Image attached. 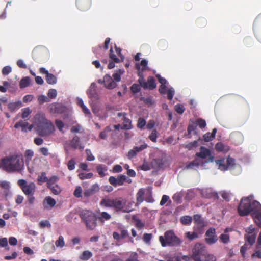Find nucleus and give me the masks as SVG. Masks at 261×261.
<instances>
[{"label": "nucleus", "mask_w": 261, "mask_h": 261, "mask_svg": "<svg viewBox=\"0 0 261 261\" xmlns=\"http://www.w3.org/2000/svg\"><path fill=\"white\" fill-rule=\"evenodd\" d=\"M158 135L159 133H158V131L156 129H153L152 130L148 138L151 141L153 142H156Z\"/></svg>", "instance_id": "obj_46"}, {"label": "nucleus", "mask_w": 261, "mask_h": 261, "mask_svg": "<svg viewBox=\"0 0 261 261\" xmlns=\"http://www.w3.org/2000/svg\"><path fill=\"white\" fill-rule=\"evenodd\" d=\"M115 49L116 54H115L112 47L110 49L109 55V63L108 65V68L111 69L115 67V63H119L123 61L124 59V56L121 54V49L115 45Z\"/></svg>", "instance_id": "obj_8"}, {"label": "nucleus", "mask_w": 261, "mask_h": 261, "mask_svg": "<svg viewBox=\"0 0 261 261\" xmlns=\"http://www.w3.org/2000/svg\"><path fill=\"white\" fill-rule=\"evenodd\" d=\"M111 218V216L106 212H102L100 213L99 216L97 218L102 223H103L105 221L109 220Z\"/></svg>", "instance_id": "obj_30"}, {"label": "nucleus", "mask_w": 261, "mask_h": 261, "mask_svg": "<svg viewBox=\"0 0 261 261\" xmlns=\"http://www.w3.org/2000/svg\"><path fill=\"white\" fill-rule=\"evenodd\" d=\"M198 233L199 232L197 231H195L193 232H190L188 231L185 233V237L187 238H188L189 240L192 241L198 237Z\"/></svg>", "instance_id": "obj_37"}, {"label": "nucleus", "mask_w": 261, "mask_h": 261, "mask_svg": "<svg viewBox=\"0 0 261 261\" xmlns=\"http://www.w3.org/2000/svg\"><path fill=\"white\" fill-rule=\"evenodd\" d=\"M248 249L249 247H248V245L246 244V243H245L242 246H241L240 248V253L243 258H245L246 252Z\"/></svg>", "instance_id": "obj_63"}, {"label": "nucleus", "mask_w": 261, "mask_h": 261, "mask_svg": "<svg viewBox=\"0 0 261 261\" xmlns=\"http://www.w3.org/2000/svg\"><path fill=\"white\" fill-rule=\"evenodd\" d=\"M226 162V166L228 167V169L230 167H232L235 164V160L230 157H228L225 159Z\"/></svg>", "instance_id": "obj_56"}, {"label": "nucleus", "mask_w": 261, "mask_h": 261, "mask_svg": "<svg viewBox=\"0 0 261 261\" xmlns=\"http://www.w3.org/2000/svg\"><path fill=\"white\" fill-rule=\"evenodd\" d=\"M45 80L46 82L49 84L53 85L57 83L56 77L51 73H47V75H46Z\"/></svg>", "instance_id": "obj_33"}, {"label": "nucleus", "mask_w": 261, "mask_h": 261, "mask_svg": "<svg viewBox=\"0 0 261 261\" xmlns=\"http://www.w3.org/2000/svg\"><path fill=\"white\" fill-rule=\"evenodd\" d=\"M38 101L39 104L42 105L45 102H49L50 100L47 96L42 95L38 97Z\"/></svg>", "instance_id": "obj_55"}, {"label": "nucleus", "mask_w": 261, "mask_h": 261, "mask_svg": "<svg viewBox=\"0 0 261 261\" xmlns=\"http://www.w3.org/2000/svg\"><path fill=\"white\" fill-rule=\"evenodd\" d=\"M92 255L93 254L91 252L86 250L82 252L80 255V258L82 260H88L92 256Z\"/></svg>", "instance_id": "obj_32"}, {"label": "nucleus", "mask_w": 261, "mask_h": 261, "mask_svg": "<svg viewBox=\"0 0 261 261\" xmlns=\"http://www.w3.org/2000/svg\"><path fill=\"white\" fill-rule=\"evenodd\" d=\"M146 122L144 119L140 118L138 120L137 127L140 129H143L146 125Z\"/></svg>", "instance_id": "obj_61"}, {"label": "nucleus", "mask_w": 261, "mask_h": 261, "mask_svg": "<svg viewBox=\"0 0 261 261\" xmlns=\"http://www.w3.org/2000/svg\"><path fill=\"white\" fill-rule=\"evenodd\" d=\"M70 145L74 149H83L80 143V138L77 136H75L71 140Z\"/></svg>", "instance_id": "obj_25"}, {"label": "nucleus", "mask_w": 261, "mask_h": 261, "mask_svg": "<svg viewBox=\"0 0 261 261\" xmlns=\"http://www.w3.org/2000/svg\"><path fill=\"white\" fill-rule=\"evenodd\" d=\"M56 203L55 200L50 196L46 197L43 202L44 208L47 210L52 209L55 206Z\"/></svg>", "instance_id": "obj_20"}, {"label": "nucleus", "mask_w": 261, "mask_h": 261, "mask_svg": "<svg viewBox=\"0 0 261 261\" xmlns=\"http://www.w3.org/2000/svg\"><path fill=\"white\" fill-rule=\"evenodd\" d=\"M205 242L207 244L212 245L217 242L218 238L216 234V229L211 227L205 232Z\"/></svg>", "instance_id": "obj_13"}, {"label": "nucleus", "mask_w": 261, "mask_h": 261, "mask_svg": "<svg viewBox=\"0 0 261 261\" xmlns=\"http://www.w3.org/2000/svg\"><path fill=\"white\" fill-rule=\"evenodd\" d=\"M151 168V163H149L145 161H144L142 165L140 166V169L143 171H148Z\"/></svg>", "instance_id": "obj_53"}, {"label": "nucleus", "mask_w": 261, "mask_h": 261, "mask_svg": "<svg viewBox=\"0 0 261 261\" xmlns=\"http://www.w3.org/2000/svg\"><path fill=\"white\" fill-rule=\"evenodd\" d=\"M74 196L76 198L82 197V189L81 186H76L73 192Z\"/></svg>", "instance_id": "obj_49"}, {"label": "nucleus", "mask_w": 261, "mask_h": 261, "mask_svg": "<svg viewBox=\"0 0 261 261\" xmlns=\"http://www.w3.org/2000/svg\"><path fill=\"white\" fill-rule=\"evenodd\" d=\"M22 106V102L20 101L10 102L8 104V109L11 112H14L16 110L19 109Z\"/></svg>", "instance_id": "obj_27"}, {"label": "nucleus", "mask_w": 261, "mask_h": 261, "mask_svg": "<svg viewBox=\"0 0 261 261\" xmlns=\"http://www.w3.org/2000/svg\"><path fill=\"white\" fill-rule=\"evenodd\" d=\"M144 200L148 203H151L154 201L152 196L151 187H148L146 190L144 188H141L138 190L136 194L137 203L140 204Z\"/></svg>", "instance_id": "obj_9"}, {"label": "nucleus", "mask_w": 261, "mask_h": 261, "mask_svg": "<svg viewBox=\"0 0 261 261\" xmlns=\"http://www.w3.org/2000/svg\"><path fill=\"white\" fill-rule=\"evenodd\" d=\"M39 226L41 228H44L45 227H47L48 228L51 227V224L49 221L48 220H42L39 223Z\"/></svg>", "instance_id": "obj_60"}, {"label": "nucleus", "mask_w": 261, "mask_h": 261, "mask_svg": "<svg viewBox=\"0 0 261 261\" xmlns=\"http://www.w3.org/2000/svg\"><path fill=\"white\" fill-rule=\"evenodd\" d=\"M47 95L48 98L53 99L56 97L57 95V91L56 89H51L48 90Z\"/></svg>", "instance_id": "obj_59"}, {"label": "nucleus", "mask_w": 261, "mask_h": 261, "mask_svg": "<svg viewBox=\"0 0 261 261\" xmlns=\"http://www.w3.org/2000/svg\"><path fill=\"white\" fill-rule=\"evenodd\" d=\"M79 215L87 229L93 230L97 226V217L92 211L83 210L80 212Z\"/></svg>", "instance_id": "obj_6"}, {"label": "nucleus", "mask_w": 261, "mask_h": 261, "mask_svg": "<svg viewBox=\"0 0 261 261\" xmlns=\"http://www.w3.org/2000/svg\"><path fill=\"white\" fill-rule=\"evenodd\" d=\"M97 86L95 83H92L90 85L87 91V94L90 99L96 100L98 99V94L97 92Z\"/></svg>", "instance_id": "obj_18"}, {"label": "nucleus", "mask_w": 261, "mask_h": 261, "mask_svg": "<svg viewBox=\"0 0 261 261\" xmlns=\"http://www.w3.org/2000/svg\"><path fill=\"white\" fill-rule=\"evenodd\" d=\"M150 163L152 169L155 170H159L163 168L164 165L163 159H153Z\"/></svg>", "instance_id": "obj_23"}, {"label": "nucleus", "mask_w": 261, "mask_h": 261, "mask_svg": "<svg viewBox=\"0 0 261 261\" xmlns=\"http://www.w3.org/2000/svg\"><path fill=\"white\" fill-rule=\"evenodd\" d=\"M200 164V161L198 159L190 162L186 166L187 169H192L195 167H198Z\"/></svg>", "instance_id": "obj_39"}, {"label": "nucleus", "mask_w": 261, "mask_h": 261, "mask_svg": "<svg viewBox=\"0 0 261 261\" xmlns=\"http://www.w3.org/2000/svg\"><path fill=\"white\" fill-rule=\"evenodd\" d=\"M238 213L241 216L251 214L254 222L261 220V204L253 200L251 196L242 198L238 207Z\"/></svg>", "instance_id": "obj_1"}, {"label": "nucleus", "mask_w": 261, "mask_h": 261, "mask_svg": "<svg viewBox=\"0 0 261 261\" xmlns=\"http://www.w3.org/2000/svg\"><path fill=\"white\" fill-rule=\"evenodd\" d=\"M159 241L163 247H174L180 245L182 241L172 230L165 232L164 236L159 237Z\"/></svg>", "instance_id": "obj_5"}, {"label": "nucleus", "mask_w": 261, "mask_h": 261, "mask_svg": "<svg viewBox=\"0 0 261 261\" xmlns=\"http://www.w3.org/2000/svg\"><path fill=\"white\" fill-rule=\"evenodd\" d=\"M126 261H140L138 260V254L136 252H132Z\"/></svg>", "instance_id": "obj_62"}, {"label": "nucleus", "mask_w": 261, "mask_h": 261, "mask_svg": "<svg viewBox=\"0 0 261 261\" xmlns=\"http://www.w3.org/2000/svg\"><path fill=\"white\" fill-rule=\"evenodd\" d=\"M96 169L99 175L101 177H103L106 175L105 172L107 170L106 166H103L102 165L100 164L96 167Z\"/></svg>", "instance_id": "obj_36"}, {"label": "nucleus", "mask_w": 261, "mask_h": 261, "mask_svg": "<svg viewBox=\"0 0 261 261\" xmlns=\"http://www.w3.org/2000/svg\"><path fill=\"white\" fill-rule=\"evenodd\" d=\"M1 163L3 169L9 173L19 172L24 167L23 157L17 153L3 158Z\"/></svg>", "instance_id": "obj_2"}, {"label": "nucleus", "mask_w": 261, "mask_h": 261, "mask_svg": "<svg viewBox=\"0 0 261 261\" xmlns=\"http://www.w3.org/2000/svg\"><path fill=\"white\" fill-rule=\"evenodd\" d=\"M135 222V226L139 229H142L144 227V223L136 216L134 215L132 218Z\"/></svg>", "instance_id": "obj_29"}, {"label": "nucleus", "mask_w": 261, "mask_h": 261, "mask_svg": "<svg viewBox=\"0 0 261 261\" xmlns=\"http://www.w3.org/2000/svg\"><path fill=\"white\" fill-rule=\"evenodd\" d=\"M49 110L53 114H62L65 111V107L59 103H53L49 105Z\"/></svg>", "instance_id": "obj_17"}, {"label": "nucleus", "mask_w": 261, "mask_h": 261, "mask_svg": "<svg viewBox=\"0 0 261 261\" xmlns=\"http://www.w3.org/2000/svg\"><path fill=\"white\" fill-rule=\"evenodd\" d=\"M175 110L177 113L182 114L184 112L185 108L182 104H177L175 106Z\"/></svg>", "instance_id": "obj_54"}, {"label": "nucleus", "mask_w": 261, "mask_h": 261, "mask_svg": "<svg viewBox=\"0 0 261 261\" xmlns=\"http://www.w3.org/2000/svg\"><path fill=\"white\" fill-rule=\"evenodd\" d=\"M93 176L92 173H80L78 174V177L80 179L83 180L85 179H89Z\"/></svg>", "instance_id": "obj_51"}, {"label": "nucleus", "mask_w": 261, "mask_h": 261, "mask_svg": "<svg viewBox=\"0 0 261 261\" xmlns=\"http://www.w3.org/2000/svg\"><path fill=\"white\" fill-rule=\"evenodd\" d=\"M216 164L218 166V168L221 170H226L228 167L226 166V162L225 158L221 159L215 161Z\"/></svg>", "instance_id": "obj_28"}, {"label": "nucleus", "mask_w": 261, "mask_h": 261, "mask_svg": "<svg viewBox=\"0 0 261 261\" xmlns=\"http://www.w3.org/2000/svg\"><path fill=\"white\" fill-rule=\"evenodd\" d=\"M59 180V177L57 176H53L49 179H48L47 184V187L56 185V182Z\"/></svg>", "instance_id": "obj_45"}, {"label": "nucleus", "mask_w": 261, "mask_h": 261, "mask_svg": "<svg viewBox=\"0 0 261 261\" xmlns=\"http://www.w3.org/2000/svg\"><path fill=\"white\" fill-rule=\"evenodd\" d=\"M256 238V234H244V240L245 242H248V243L250 245V246H252L254 244V243L255 242Z\"/></svg>", "instance_id": "obj_26"}, {"label": "nucleus", "mask_w": 261, "mask_h": 261, "mask_svg": "<svg viewBox=\"0 0 261 261\" xmlns=\"http://www.w3.org/2000/svg\"><path fill=\"white\" fill-rule=\"evenodd\" d=\"M126 204V200L122 197L116 198H105L102 199L100 202L101 206L113 208L117 212L128 213L131 210L125 207Z\"/></svg>", "instance_id": "obj_4"}, {"label": "nucleus", "mask_w": 261, "mask_h": 261, "mask_svg": "<svg viewBox=\"0 0 261 261\" xmlns=\"http://www.w3.org/2000/svg\"><path fill=\"white\" fill-rule=\"evenodd\" d=\"M37 131L39 136L47 137L53 134L55 128L53 123L44 114H37L35 117Z\"/></svg>", "instance_id": "obj_3"}, {"label": "nucleus", "mask_w": 261, "mask_h": 261, "mask_svg": "<svg viewBox=\"0 0 261 261\" xmlns=\"http://www.w3.org/2000/svg\"><path fill=\"white\" fill-rule=\"evenodd\" d=\"M219 238L221 241L224 244L228 243L230 240L229 235L225 233L221 234Z\"/></svg>", "instance_id": "obj_57"}, {"label": "nucleus", "mask_w": 261, "mask_h": 261, "mask_svg": "<svg viewBox=\"0 0 261 261\" xmlns=\"http://www.w3.org/2000/svg\"><path fill=\"white\" fill-rule=\"evenodd\" d=\"M140 86H141L140 84L138 85L137 84H133L132 85V86L130 87V90L133 93H137L140 91V90H141Z\"/></svg>", "instance_id": "obj_58"}, {"label": "nucleus", "mask_w": 261, "mask_h": 261, "mask_svg": "<svg viewBox=\"0 0 261 261\" xmlns=\"http://www.w3.org/2000/svg\"><path fill=\"white\" fill-rule=\"evenodd\" d=\"M195 124L201 129L205 128L206 125V121L201 118L197 119L195 121Z\"/></svg>", "instance_id": "obj_47"}, {"label": "nucleus", "mask_w": 261, "mask_h": 261, "mask_svg": "<svg viewBox=\"0 0 261 261\" xmlns=\"http://www.w3.org/2000/svg\"><path fill=\"white\" fill-rule=\"evenodd\" d=\"M30 83V78L25 77L22 78L19 82V87L20 88H24L29 86Z\"/></svg>", "instance_id": "obj_35"}, {"label": "nucleus", "mask_w": 261, "mask_h": 261, "mask_svg": "<svg viewBox=\"0 0 261 261\" xmlns=\"http://www.w3.org/2000/svg\"><path fill=\"white\" fill-rule=\"evenodd\" d=\"M124 70L123 69H119L117 72L114 73L112 75L115 82H118L121 80V75L123 74Z\"/></svg>", "instance_id": "obj_40"}, {"label": "nucleus", "mask_w": 261, "mask_h": 261, "mask_svg": "<svg viewBox=\"0 0 261 261\" xmlns=\"http://www.w3.org/2000/svg\"><path fill=\"white\" fill-rule=\"evenodd\" d=\"M226 146L222 142H218L215 145V149L218 151H226L225 149Z\"/></svg>", "instance_id": "obj_52"}, {"label": "nucleus", "mask_w": 261, "mask_h": 261, "mask_svg": "<svg viewBox=\"0 0 261 261\" xmlns=\"http://www.w3.org/2000/svg\"><path fill=\"white\" fill-rule=\"evenodd\" d=\"M196 156L201 159H207L205 163L212 162L214 160V156L211 154L210 149L204 146H201L200 151L196 153Z\"/></svg>", "instance_id": "obj_11"}, {"label": "nucleus", "mask_w": 261, "mask_h": 261, "mask_svg": "<svg viewBox=\"0 0 261 261\" xmlns=\"http://www.w3.org/2000/svg\"><path fill=\"white\" fill-rule=\"evenodd\" d=\"M99 191V187L97 184H93L90 188L85 190L83 194L85 197H88L93 195Z\"/></svg>", "instance_id": "obj_21"}, {"label": "nucleus", "mask_w": 261, "mask_h": 261, "mask_svg": "<svg viewBox=\"0 0 261 261\" xmlns=\"http://www.w3.org/2000/svg\"><path fill=\"white\" fill-rule=\"evenodd\" d=\"M55 245L57 247L63 248L65 246L64 237L60 236L58 239L55 242Z\"/></svg>", "instance_id": "obj_44"}, {"label": "nucleus", "mask_w": 261, "mask_h": 261, "mask_svg": "<svg viewBox=\"0 0 261 261\" xmlns=\"http://www.w3.org/2000/svg\"><path fill=\"white\" fill-rule=\"evenodd\" d=\"M87 155L86 160L89 161H92L95 160V157L92 155L90 149H87L85 150Z\"/></svg>", "instance_id": "obj_64"}, {"label": "nucleus", "mask_w": 261, "mask_h": 261, "mask_svg": "<svg viewBox=\"0 0 261 261\" xmlns=\"http://www.w3.org/2000/svg\"><path fill=\"white\" fill-rule=\"evenodd\" d=\"M55 124L58 129L62 133H64L63 128L64 127V123L61 120L56 119L55 120Z\"/></svg>", "instance_id": "obj_50"}, {"label": "nucleus", "mask_w": 261, "mask_h": 261, "mask_svg": "<svg viewBox=\"0 0 261 261\" xmlns=\"http://www.w3.org/2000/svg\"><path fill=\"white\" fill-rule=\"evenodd\" d=\"M34 155V152L31 149H27L24 153L26 162H29L31 161L32 158Z\"/></svg>", "instance_id": "obj_43"}, {"label": "nucleus", "mask_w": 261, "mask_h": 261, "mask_svg": "<svg viewBox=\"0 0 261 261\" xmlns=\"http://www.w3.org/2000/svg\"><path fill=\"white\" fill-rule=\"evenodd\" d=\"M32 111L29 108H25L22 109L21 117L22 119H25L30 115Z\"/></svg>", "instance_id": "obj_48"}, {"label": "nucleus", "mask_w": 261, "mask_h": 261, "mask_svg": "<svg viewBox=\"0 0 261 261\" xmlns=\"http://www.w3.org/2000/svg\"><path fill=\"white\" fill-rule=\"evenodd\" d=\"M136 68L138 70V75L139 76L138 82L141 87L144 89L153 90L156 87V84L154 78L153 76H149L147 78V81L146 82L143 74L140 72V67L139 64H136Z\"/></svg>", "instance_id": "obj_7"}, {"label": "nucleus", "mask_w": 261, "mask_h": 261, "mask_svg": "<svg viewBox=\"0 0 261 261\" xmlns=\"http://www.w3.org/2000/svg\"><path fill=\"white\" fill-rule=\"evenodd\" d=\"M193 258L194 261H196L197 259H201L200 256L201 255H205L206 250L203 245L200 243H196L192 250Z\"/></svg>", "instance_id": "obj_12"}, {"label": "nucleus", "mask_w": 261, "mask_h": 261, "mask_svg": "<svg viewBox=\"0 0 261 261\" xmlns=\"http://www.w3.org/2000/svg\"><path fill=\"white\" fill-rule=\"evenodd\" d=\"M77 105L81 107L83 112L86 115H91L90 110L84 105V101L82 99H78Z\"/></svg>", "instance_id": "obj_34"}, {"label": "nucleus", "mask_w": 261, "mask_h": 261, "mask_svg": "<svg viewBox=\"0 0 261 261\" xmlns=\"http://www.w3.org/2000/svg\"><path fill=\"white\" fill-rule=\"evenodd\" d=\"M194 222L195 224L194 231L199 232V234H202L203 232V227L205 225L203 219L200 215L196 214L193 217Z\"/></svg>", "instance_id": "obj_14"}, {"label": "nucleus", "mask_w": 261, "mask_h": 261, "mask_svg": "<svg viewBox=\"0 0 261 261\" xmlns=\"http://www.w3.org/2000/svg\"><path fill=\"white\" fill-rule=\"evenodd\" d=\"M104 85L107 89H113L117 86V84L110 75L106 74L104 76Z\"/></svg>", "instance_id": "obj_19"}, {"label": "nucleus", "mask_w": 261, "mask_h": 261, "mask_svg": "<svg viewBox=\"0 0 261 261\" xmlns=\"http://www.w3.org/2000/svg\"><path fill=\"white\" fill-rule=\"evenodd\" d=\"M126 113H119L118 116H123V125L122 128L123 129L128 130L132 128L131 120L126 117Z\"/></svg>", "instance_id": "obj_22"}, {"label": "nucleus", "mask_w": 261, "mask_h": 261, "mask_svg": "<svg viewBox=\"0 0 261 261\" xmlns=\"http://www.w3.org/2000/svg\"><path fill=\"white\" fill-rule=\"evenodd\" d=\"M126 179V176L121 174L118 175L117 178L113 176H110L109 178V181L114 187H117V186L123 185Z\"/></svg>", "instance_id": "obj_15"}, {"label": "nucleus", "mask_w": 261, "mask_h": 261, "mask_svg": "<svg viewBox=\"0 0 261 261\" xmlns=\"http://www.w3.org/2000/svg\"><path fill=\"white\" fill-rule=\"evenodd\" d=\"M192 218L190 216H185L180 218V222L184 225H189L191 223Z\"/></svg>", "instance_id": "obj_41"}, {"label": "nucleus", "mask_w": 261, "mask_h": 261, "mask_svg": "<svg viewBox=\"0 0 261 261\" xmlns=\"http://www.w3.org/2000/svg\"><path fill=\"white\" fill-rule=\"evenodd\" d=\"M112 130L110 126H107L103 131L99 134V137L102 139H106L108 136V133Z\"/></svg>", "instance_id": "obj_38"}, {"label": "nucleus", "mask_w": 261, "mask_h": 261, "mask_svg": "<svg viewBox=\"0 0 261 261\" xmlns=\"http://www.w3.org/2000/svg\"><path fill=\"white\" fill-rule=\"evenodd\" d=\"M147 147V145L146 143H144L140 146H136L128 151L127 156L129 159L131 160L135 158L138 152L142 151Z\"/></svg>", "instance_id": "obj_16"}, {"label": "nucleus", "mask_w": 261, "mask_h": 261, "mask_svg": "<svg viewBox=\"0 0 261 261\" xmlns=\"http://www.w3.org/2000/svg\"><path fill=\"white\" fill-rule=\"evenodd\" d=\"M48 188L50 189L52 193L55 195H58L61 192V189L58 185L49 186Z\"/></svg>", "instance_id": "obj_42"}, {"label": "nucleus", "mask_w": 261, "mask_h": 261, "mask_svg": "<svg viewBox=\"0 0 261 261\" xmlns=\"http://www.w3.org/2000/svg\"><path fill=\"white\" fill-rule=\"evenodd\" d=\"M76 5L79 9L84 10L90 5V0H76Z\"/></svg>", "instance_id": "obj_24"}, {"label": "nucleus", "mask_w": 261, "mask_h": 261, "mask_svg": "<svg viewBox=\"0 0 261 261\" xmlns=\"http://www.w3.org/2000/svg\"><path fill=\"white\" fill-rule=\"evenodd\" d=\"M42 56V51L39 48L36 47L32 52V57L35 61H38L40 57Z\"/></svg>", "instance_id": "obj_31"}, {"label": "nucleus", "mask_w": 261, "mask_h": 261, "mask_svg": "<svg viewBox=\"0 0 261 261\" xmlns=\"http://www.w3.org/2000/svg\"><path fill=\"white\" fill-rule=\"evenodd\" d=\"M18 186L25 195H34L36 192V187L34 182L28 183L25 179H19L17 181Z\"/></svg>", "instance_id": "obj_10"}]
</instances>
